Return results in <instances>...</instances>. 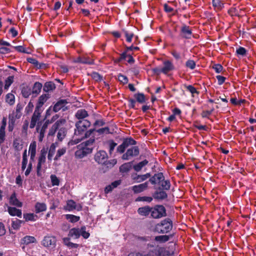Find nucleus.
<instances>
[{
  "label": "nucleus",
  "instance_id": "obj_33",
  "mask_svg": "<svg viewBox=\"0 0 256 256\" xmlns=\"http://www.w3.org/2000/svg\"><path fill=\"white\" fill-rule=\"evenodd\" d=\"M36 212L38 213L45 211L46 209V204L44 203L37 202L35 206Z\"/></svg>",
  "mask_w": 256,
  "mask_h": 256
},
{
  "label": "nucleus",
  "instance_id": "obj_1",
  "mask_svg": "<svg viewBox=\"0 0 256 256\" xmlns=\"http://www.w3.org/2000/svg\"><path fill=\"white\" fill-rule=\"evenodd\" d=\"M173 252L167 250L166 248L157 246L153 249L150 250L147 254H138L139 256H171Z\"/></svg>",
  "mask_w": 256,
  "mask_h": 256
},
{
  "label": "nucleus",
  "instance_id": "obj_12",
  "mask_svg": "<svg viewBox=\"0 0 256 256\" xmlns=\"http://www.w3.org/2000/svg\"><path fill=\"white\" fill-rule=\"evenodd\" d=\"M80 236V228H71L68 232V236L74 238L78 239Z\"/></svg>",
  "mask_w": 256,
  "mask_h": 256
},
{
  "label": "nucleus",
  "instance_id": "obj_34",
  "mask_svg": "<svg viewBox=\"0 0 256 256\" xmlns=\"http://www.w3.org/2000/svg\"><path fill=\"white\" fill-rule=\"evenodd\" d=\"M63 242L65 245L70 248H77L79 246V244H74L70 242V238H63Z\"/></svg>",
  "mask_w": 256,
  "mask_h": 256
},
{
  "label": "nucleus",
  "instance_id": "obj_61",
  "mask_svg": "<svg viewBox=\"0 0 256 256\" xmlns=\"http://www.w3.org/2000/svg\"><path fill=\"white\" fill-rule=\"evenodd\" d=\"M33 108L34 104L31 101H30L25 108V112L27 114H30L32 111Z\"/></svg>",
  "mask_w": 256,
  "mask_h": 256
},
{
  "label": "nucleus",
  "instance_id": "obj_41",
  "mask_svg": "<svg viewBox=\"0 0 256 256\" xmlns=\"http://www.w3.org/2000/svg\"><path fill=\"white\" fill-rule=\"evenodd\" d=\"M28 162V158H27V151L26 150H25L22 154V170H24L26 168V164Z\"/></svg>",
  "mask_w": 256,
  "mask_h": 256
},
{
  "label": "nucleus",
  "instance_id": "obj_20",
  "mask_svg": "<svg viewBox=\"0 0 256 256\" xmlns=\"http://www.w3.org/2000/svg\"><path fill=\"white\" fill-rule=\"evenodd\" d=\"M153 196L154 199L162 200L168 197L167 194L163 190L156 191L154 194Z\"/></svg>",
  "mask_w": 256,
  "mask_h": 256
},
{
  "label": "nucleus",
  "instance_id": "obj_54",
  "mask_svg": "<svg viewBox=\"0 0 256 256\" xmlns=\"http://www.w3.org/2000/svg\"><path fill=\"white\" fill-rule=\"evenodd\" d=\"M80 61V63L84 64H93V60L87 57H82Z\"/></svg>",
  "mask_w": 256,
  "mask_h": 256
},
{
  "label": "nucleus",
  "instance_id": "obj_40",
  "mask_svg": "<svg viewBox=\"0 0 256 256\" xmlns=\"http://www.w3.org/2000/svg\"><path fill=\"white\" fill-rule=\"evenodd\" d=\"M13 146L17 151H20L22 148V144L21 141L18 139H15L14 140Z\"/></svg>",
  "mask_w": 256,
  "mask_h": 256
},
{
  "label": "nucleus",
  "instance_id": "obj_25",
  "mask_svg": "<svg viewBox=\"0 0 256 256\" xmlns=\"http://www.w3.org/2000/svg\"><path fill=\"white\" fill-rule=\"evenodd\" d=\"M56 88L55 84L52 82H46L43 87V90L45 92H49L53 90Z\"/></svg>",
  "mask_w": 256,
  "mask_h": 256
},
{
  "label": "nucleus",
  "instance_id": "obj_7",
  "mask_svg": "<svg viewBox=\"0 0 256 256\" xmlns=\"http://www.w3.org/2000/svg\"><path fill=\"white\" fill-rule=\"evenodd\" d=\"M192 32L189 26L183 24L180 30V36L185 39H190L192 37Z\"/></svg>",
  "mask_w": 256,
  "mask_h": 256
},
{
  "label": "nucleus",
  "instance_id": "obj_58",
  "mask_svg": "<svg viewBox=\"0 0 256 256\" xmlns=\"http://www.w3.org/2000/svg\"><path fill=\"white\" fill-rule=\"evenodd\" d=\"M67 208L69 210L76 208V202L73 200H70L67 202Z\"/></svg>",
  "mask_w": 256,
  "mask_h": 256
},
{
  "label": "nucleus",
  "instance_id": "obj_10",
  "mask_svg": "<svg viewBox=\"0 0 256 256\" xmlns=\"http://www.w3.org/2000/svg\"><path fill=\"white\" fill-rule=\"evenodd\" d=\"M164 67L162 68V73L167 74L169 72L174 70V64L169 60H166L164 62Z\"/></svg>",
  "mask_w": 256,
  "mask_h": 256
},
{
  "label": "nucleus",
  "instance_id": "obj_45",
  "mask_svg": "<svg viewBox=\"0 0 256 256\" xmlns=\"http://www.w3.org/2000/svg\"><path fill=\"white\" fill-rule=\"evenodd\" d=\"M14 78V76H10L6 80L4 85L5 89H8L10 87V86L13 82Z\"/></svg>",
  "mask_w": 256,
  "mask_h": 256
},
{
  "label": "nucleus",
  "instance_id": "obj_36",
  "mask_svg": "<svg viewBox=\"0 0 256 256\" xmlns=\"http://www.w3.org/2000/svg\"><path fill=\"white\" fill-rule=\"evenodd\" d=\"M213 6L217 10H220L224 8V4L220 0H212Z\"/></svg>",
  "mask_w": 256,
  "mask_h": 256
},
{
  "label": "nucleus",
  "instance_id": "obj_30",
  "mask_svg": "<svg viewBox=\"0 0 256 256\" xmlns=\"http://www.w3.org/2000/svg\"><path fill=\"white\" fill-rule=\"evenodd\" d=\"M22 94L24 98H28L32 94V90L30 87L28 86H24L22 89Z\"/></svg>",
  "mask_w": 256,
  "mask_h": 256
},
{
  "label": "nucleus",
  "instance_id": "obj_56",
  "mask_svg": "<svg viewBox=\"0 0 256 256\" xmlns=\"http://www.w3.org/2000/svg\"><path fill=\"white\" fill-rule=\"evenodd\" d=\"M186 66L187 68L193 70L196 67V63L193 60H189L186 62Z\"/></svg>",
  "mask_w": 256,
  "mask_h": 256
},
{
  "label": "nucleus",
  "instance_id": "obj_60",
  "mask_svg": "<svg viewBox=\"0 0 256 256\" xmlns=\"http://www.w3.org/2000/svg\"><path fill=\"white\" fill-rule=\"evenodd\" d=\"M13 48L16 50L18 51V52L26 53V54H30V52H26L25 48L23 46H13Z\"/></svg>",
  "mask_w": 256,
  "mask_h": 256
},
{
  "label": "nucleus",
  "instance_id": "obj_44",
  "mask_svg": "<svg viewBox=\"0 0 256 256\" xmlns=\"http://www.w3.org/2000/svg\"><path fill=\"white\" fill-rule=\"evenodd\" d=\"M66 148H62L59 149L56 153V156L54 158V160H58L60 156H63L66 152Z\"/></svg>",
  "mask_w": 256,
  "mask_h": 256
},
{
  "label": "nucleus",
  "instance_id": "obj_48",
  "mask_svg": "<svg viewBox=\"0 0 256 256\" xmlns=\"http://www.w3.org/2000/svg\"><path fill=\"white\" fill-rule=\"evenodd\" d=\"M124 32L126 41L128 42H131L132 38L134 36V34L126 30H124Z\"/></svg>",
  "mask_w": 256,
  "mask_h": 256
},
{
  "label": "nucleus",
  "instance_id": "obj_13",
  "mask_svg": "<svg viewBox=\"0 0 256 256\" xmlns=\"http://www.w3.org/2000/svg\"><path fill=\"white\" fill-rule=\"evenodd\" d=\"M88 116V112L84 109H80L77 110L75 114V117L78 120H84V118Z\"/></svg>",
  "mask_w": 256,
  "mask_h": 256
},
{
  "label": "nucleus",
  "instance_id": "obj_24",
  "mask_svg": "<svg viewBox=\"0 0 256 256\" xmlns=\"http://www.w3.org/2000/svg\"><path fill=\"white\" fill-rule=\"evenodd\" d=\"M172 235H160L156 236L154 238V240L160 243H163L168 242Z\"/></svg>",
  "mask_w": 256,
  "mask_h": 256
},
{
  "label": "nucleus",
  "instance_id": "obj_64",
  "mask_svg": "<svg viewBox=\"0 0 256 256\" xmlns=\"http://www.w3.org/2000/svg\"><path fill=\"white\" fill-rule=\"evenodd\" d=\"M212 68L215 70L216 72L217 73L220 72L223 69V67L220 64H214L212 66Z\"/></svg>",
  "mask_w": 256,
  "mask_h": 256
},
{
  "label": "nucleus",
  "instance_id": "obj_3",
  "mask_svg": "<svg viewBox=\"0 0 256 256\" xmlns=\"http://www.w3.org/2000/svg\"><path fill=\"white\" fill-rule=\"evenodd\" d=\"M90 122L87 120H83L78 121L76 123L74 134L76 136H80L90 126Z\"/></svg>",
  "mask_w": 256,
  "mask_h": 256
},
{
  "label": "nucleus",
  "instance_id": "obj_9",
  "mask_svg": "<svg viewBox=\"0 0 256 256\" xmlns=\"http://www.w3.org/2000/svg\"><path fill=\"white\" fill-rule=\"evenodd\" d=\"M148 182H146L144 183L133 186L132 187V190L134 191V193H140L146 190L148 188Z\"/></svg>",
  "mask_w": 256,
  "mask_h": 256
},
{
  "label": "nucleus",
  "instance_id": "obj_55",
  "mask_svg": "<svg viewBox=\"0 0 256 256\" xmlns=\"http://www.w3.org/2000/svg\"><path fill=\"white\" fill-rule=\"evenodd\" d=\"M186 89L190 92H191V94H192V96H194V94H198L199 92H198L196 90V89L195 88H194L192 86V85H189V86H186Z\"/></svg>",
  "mask_w": 256,
  "mask_h": 256
},
{
  "label": "nucleus",
  "instance_id": "obj_18",
  "mask_svg": "<svg viewBox=\"0 0 256 256\" xmlns=\"http://www.w3.org/2000/svg\"><path fill=\"white\" fill-rule=\"evenodd\" d=\"M151 208L149 206H145L138 208V212L142 216H146L150 213Z\"/></svg>",
  "mask_w": 256,
  "mask_h": 256
},
{
  "label": "nucleus",
  "instance_id": "obj_57",
  "mask_svg": "<svg viewBox=\"0 0 256 256\" xmlns=\"http://www.w3.org/2000/svg\"><path fill=\"white\" fill-rule=\"evenodd\" d=\"M92 78L96 82L100 81L102 80V76L96 72H93L91 74Z\"/></svg>",
  "mask_w": 256,
  "mask_h": 256
},
{
  "label": "nucleus",
  "instance_id": "obj_43",
  "mask_svg": "<svg viewBox=\"0 0 256 256\" xmlns=\"http://www.w3.org/2000/svg\"><path fill=\"white\" fill-rule=\"evenodd\" d=\"M66 134V130L64 128H60L57 134L58 138L62 141L65 137Z\"/></svg>",
  "mask_w": 256,
  "mask_h": 256
},
{
  "label": "nucleus",
  "instance_id": "obj_51",
  "mask_svg": "<svg viewBox=\"0 0 256 256\" xmlns=\"http://www.w3.org/2000/svg\"><path fill=\"white\" fill-rule=\"evenodd\" d=\"M50 180L52 186H58L60 180L56 175L52 174L50 176Z\"/></svg>",
  "mask_w": 256,
  "mask_h": 256
},
{
  "label": "nucleus",
  "instance_id": "obj_46",
  "mask_svg": "<svg viewBox=\"0 0 256 256\" xmlns=\"http://www.w3.org/2000/svg\"><path fill=\"white\" fill-rule=\"evenodd\" d=\"M80 236H82L84 238H88L90 236V233L86 232V227L82 226L80 228Z\"/></svg>",
  "mask_w": 256,
  "mask_h": 256
},
{
  "label": "nucleus",
  "instance_id": "obj_35",
  "mask_svg": "<svg viewBox=\"0 0 256 256\" xmlns=\"http://www.w3.org/2000/svg\"><path fill=\"white\" fill-rule=\"evenodd\" d=\"M57 144L56 142V143H52L51 146H50L48 153V158L49 160H51L53 156L54 155L56 151V144Z\"/></svg>",
  "mask_w": 256,
  "mask_h": 256
},
{
  "label": "nucleus",
  "instance_id": "obj_62",
  "mask_svg": "<svg viewBox=\"0 0 256 256\" xmlns=\"http://www.w3.org/2000/svg\"><path fill=\"white\" fill-rule=\"evenodd\" d=\"M94 141H95V140L94 138H90L88 140L82 142L81 144H82V146L90 147L91 146H92L93 144Z\"/></svg>",
  "mask_w": 256,
  "mask_h": 256
},
{
  "label": "nucleus",
  "instance_id": "obj_4",
  "mask_svg": "<svg viewBox=\"0 0 256 256\" xmlns=\"http://www.w3.org/2000/svg\"><path fill=\"white\" fill-rule=\"evenodd\" d=\"M150 214L154 218H160L166 216V210L162 205H156L151 208Z\"/></svg>",
  "mask_w": 256,
  "mask_h": 256
},
{
  "label": "nucleus",
  "instance_id": "obj_8",
  "mask_svg": "<svg viewBox=\"0 0 256 256\" xmlns=\"http://www.w3.org/2000/svg\"><path fill=\"white\" fill-rule=\"evenodd\" d=\"M56 239L54 237L46 236L42 241V244L46 247L54 246Z\"/></svg>",
  "mask_w": 256,
  "mask_h": 256
},
{
  "label": "nucleus",
  "instance_id": "obj_50",
  "mask_svg": "<svg viewBox=\"0 0 256 256\" xmlns=\"http://www.w3.org/2000/svg\"><path fill=\"white\" fill-rule=\"evenodd\" d=\"M118 80L119 82H120L121 83H122L124 84H127L128 82V78L126 76H124L122 74H119L118 76Z\"/></svg>",
  "mask_w": 256,
  "mask_h": 256
},
{
  "label": "nucleus",
  "instance_id": "obj_39",
  "mask_svg": "<svg viewBox=\"0 0 256 256\" xmlns=\"http://www.w3.org/2000/svg\"><path fill=\"white\" fill-rule=\"evenodd\" d=\"M95 130H96L94 128H93V129H90L89 130L86 132H85V134H84V136H82L81 138H80V139L78 138V139H77V140H74V144H78V142H79L84 138H88V137L90 136Z\"/></svg>",
  "mask_w": 256,
  "mask_h": 256
},
{
  "label": "nucleus",
  "instance_id": "obj_53",
  "mask_svg": "<svg viewBox=\"0 0 256 256\" xmlns=\"http://www.w3.org/2000/svg\"><path fill=\"white\" fill-rule=\"evenodd\" d=\"M152 198L150 196H138L136 199V201H144L150 202L152 201Z\"/></svg>",
  "mask_w": 256,
  "mask_h": 256
},
{
  "label": "nucleus",
  "instance_id": "obj_22",
  "mask_svg": "<svg viewBox=\"0 0 256 256\" xmlns=\"http://www.w3.org/2000/svg\"><path fill=\"white\" fill-rule=\"evenodd\" d=\"M122 144L126 148L130 146L136 145V142L132 138H127L124 139Z\"/></svg>",
  "mask_w": 256,
  "mask_h": 256
},
{
  "label": "nucleus",
  "instance_id": "obj_5",
  "mask_svg": "<svg viewBox=\"0 0 256 256\" xmlns=\"http://www.w3.org/2000/svg\"><path fill=\"white\" fill-rule=\"evenodd\" d=\"M140 150L138 146H134L127 150L126 153L122 156V159L124 160H129L131 158L138 156L139 154Z\"/></svg>",
  "mask_w": 256,
  "mask_h": 256
},
{
  "label": "nucleus",
  "instance_id": "obj_59",
  "mask_svg": "<svg viewBox=\"0 0 256 256\" xmlns=\"http://www.w3.org/2000/svg\"><path fill=\"white\" fill-rule=\"evenodd\" d=\"M236 52L238 54L244 56L246 54V50L245 48L240 46L236 49Z\"/></svg>",
  "mask_w": 256,
  "mask_h": 256
},
{
  "label": "nucleus",
  "instance_id": "obj_2",
  "mask_svg": "<svg viewBox=\"0 0 256 256\" xmlns=\"http://www.w3.org/2000/svg\"><path fill=\"white\" fill-rule=\"evenodd\" d=\"M172 228V222L166 218L162 220L160 223L156 225L155 230L160 234H166L170 232Z\"/></svg>",
  "mask_w": 256,
  "mask_h": 256
},
{
  "label": "nucleus",
  "instance_id": "obj_63",
  "mask_svg": "<svg viewBox=\"0 0 256 256\" xmlns=\"http://www.w3.org/2000/svg\"><path fill=\"white\" fill-rule=\"evenodd\" d=\"M117 145V144L114 142V140H111L109 142V152L110 154H111L114 151L116 146Z\"/></svg>",
  "mask_w": 256,
  "mask_h": 256
},
{
  "label": "nucleus",
  "instance_id": "obj_38",
  "mask_svg": "<svg viewBox=\"0 0 256 256\" xmlns=\"http://www.w3.org/2000/svg\"><path fill=\"white\" fill-rule=\"evenodd\" d=\"M24 218L26 221H35L38 218V216L34 214H24Z\"/></svg>",
  "mask_w": 256,
  "mask_h": 256
},
{
  "label": "nucleus",
  "instance_id": "obj_49",
  "mask_svg": "<svg viewBox=\"0 0 256 256\" xmlns=\"http://www.w3.org/2000/svg\"><path fill=\"white\" fill-rule=\"evenodd\" d=\"M39 118L38 116H35V115H34L32 114V120H31V122H30V128H34V126H36V123L37 122V121L39 120Z\"/></svg>",
  "mask_w": 256,
  "mask_h": 256
},
{
  "label": "nucleus",
  "instance_id": "obj_16",
  "mask_svg": "<svg viewBox=\"0 0 256 256\" xmlns=\"http://www.w3.org/2000/svg\"><path fill=\"white\" fill-rule=\"evenodd\" d=\"M42 84L39 82H36L32 87V90L33 97H36L38 94H40L42 88Z\"/></svg>",
  "mask_w": 256,
  "mask_h": 256
},
{
  "label": "nucleus",
  "instance_id": "obj_42",
  "mask_svg": "<svg viewBox=\"0 0 256 256\" xmlns=\"http://www.w3.org/2000/svg\"><path fill=\"white\" fill-rule=\"evenodd\" d=\"M6 102L10 105H13L14 103V96L11 93H8L6 95Z\"/></svg>",
  "mask_w": 256,
  "mask_h": 256
},
{
  "label": "nucleus",
  "instance_id": "obj_6",
  "mask_svg": "<svg viewBox=\"0 0 256 256\" xmlns=\"http://www.w3.org/2000/svg\"><path fill=\"white\" fill-rule=\"evenodd\" d=\"M94 158L96 162L102 164L108 159V156L106 151L100 150L95 154Z\"/></svg>",
  "mask_w": 256,
  "mask_h": 256
},
{
  "label": "nucleus",
  "instance_id": "obj_52",
  "mask_svg": "<svg viewBox=\"0 0 256 256\" xmlns=\"http://www.w3.org/2000/svg\"><path fill=\"white\" fill-rule=\"evenodd\" d=\"M21 223L22 221L20 220L16 219V220L12 221V226L14 230H18L20 226Z\"/></svg>",
  "mask_w": 256,
  "mask_h": 256
},
{
  "label": "nucleus",
  "instance_id": "obj_17",
  "mask_svg": "<svg viewBox=\"0 0 256 256\" xmlns=\"http://www.w3.org/2000/svg\"><path fill=\"white\" fill-rule=\"evenodd\" d=\"M10 204L20 208L22 206V202H20L16 198V194L14 192L10 198Z\"/></svg>",
  "mask_w": 256,
  "mask_h": 256
},
{
  "label": "nucleus",
  "instance_id": "obj_29",
  "mask_svg": "<svg viewBox=\"0 0 256 256\" xmlns=\"http://www.w3.org/2000/svg\"><path fill=\"white\" fill-rule=\"evenodd\" d=\"M82 148H83L82 144H80L78 146V150L75 152V156L77 158H82L86 156Z\"/></svg>",
  "mask_w": 256,
  "mask_h": 256
},
{
  "label": "nucleus",
  "instance_id": "obj_32",
  "mask_svg": "<svg viewBox=\"0 0 256 256\" xmlns=\"http://www.w3.org/2000/svg\"><path fill=\"white\" fill-rule=\"evenodd\" d=\"M63 121H64V120H59L54 123L50 130L49 134L53 135L59 128L60 124H62Z\"/></svg>",
  "mask_w": 256,
  "mask_h": 256
},
{
  "label": "nucleus",
  "instance_id": "obj_26",
  "mask_svg": "<svg viewBox=\"0 0 256 256\" xmlns=\"http://www.w3.org/2000/svg\"><path fill=\"white\" fill-rule=\"evenodd\" d=\"M36 238L32 236H26L23 238L20 241L22 244L28 245L30 243H33L36 242Z\"/></svg>",
  "mask_w": 256,
  "mask_h": 256
},
{
  "label": "nucleus",
  "instance_id": "obj_23",
  "mask_svg": "<svg viewBox=\"0 0 256 256\" xmlns=\"http://www.w3.org/2000/svg\"><path fill=\"white\" fill-rule=\"evenodd\" d=\"M50 95L48 94H44L40 96L38 98V102L36 106L42 108L43 104L49 98Z\"/></svg>",
  "mask_w": 256,
  "mask_h": 256
},
{
  "label": "nucleus",
  "instance_id": "obj_31",
  "mask_svg": "<svg viewBox=\"0 0 256 256\" xmlns=\"http://www.w3.org/2000/svg\"><path fill=\"white\" fill-rule=\"evenodd\" d=\"M162 187V189L163 190H169L170 188V181L168 180H164H164L160 181V182H158Z\"/></svg>",
  "mask_w": 256,
  "mask_h": 256
},
{
  "label": "nucleus",
  "instance_id": "obj_15",
  "mask_svg": "<svg viewBox=\"0 0 256 256\" xmlns=\"http://www.w3.org/2000/svg\"><path fill=\"white\" fill-rule=\"evenodd\" d=\"M68 103L66 100H58L54 106L52 110L56 112Z\"/></svg>",
  "mask_w": 256,
  "mask_h": 256
},
{
  "label": "nucleus",
  "instance_id": "obj_19",
  "mask_svg": "<svg viewBox=\"0 0 256 256\" xmlns=\"http://www.w3.org/2000/svg\"><path fill=\"white\" fill-rule=\"evenodd\" d=\"M8 211L9 214L12 216H16L19 218H22V213L20 210L17 209L14 207L8 206Z\"/></svg>",
  "mask_w": 256,
  "mask_h": 256
},
{
  "label": "nucleus",
  "instance_id": "obj_37",
  "mask_svg": "<svg viewBox=\"0 0 256 256\" xmlns=\"http://www.w3.org/2000/svg\"><path fill=\"white\" fill-rule=\"evenodd\" d=\"M66 218L72 223H75L80 220V217L73 214H66Z\"/></svg>",
  "mask_w": 256,
  "mask_h": 256
},
{
  "label": "nucleus",
  "instance_id": "obj_27",
  "mask_svg": "<svg viewBox=\"0 0 256 256\" xmlns=\"http://www.w3.org/2000/svg\"><path fill=\"white\" fill-rule=\"evenodd\" d=\"M36 142H34L30 146L29 152H30V160H34L36 154Z\"/></svg>",
  "mask_w": 256,
  "mask_h": 256
},
{
  "label": "nucleus",
  "instance_id": "obj_21",
  "mask_svg": "<svg viewBox=\"0 0 256 256\" xmlns=\"http://www.w3.org/2000/svg\"><path fill=\"white\" fill-rule=\"evenodd\" d=\"M132 162H130L122 164L120 167V172L122 173L128 172L132 168Z\"/></svg>",
  "mask_w": 256,
  "mask_h": 256
},
{
  "label": "nucleus",
  "instance_id": "obj_11",
  "mask_svg": "<svg viewBox=\"0 0 256 256\" xmlns=\"http://www.w3.org/2000/svg\"><path fill=\"white\" fill-rule=\"evenodd\" d=\"M117 160L116 159H112L110 160H106L104 162V164H102V166L104 167L102 168V170H104V172H106L108 170L112 168L116 164Z\"/></svg>",
  "mask_w": 256,
  "mask_h": 256
},
{
  "label": "nucleus",
  "instance_id": "obj_14",
  "mask_svg": "<svg viewBox=\"0 0 256 256\" xmlns=\"http://www.w3.org/2000/svg\"><path fill=\"white\" fill-rule=\"evenodd\" d=\"M164 180V174L162 172H158V174H155L152 177H151L149 182L152 184H156V180L158 181V182H160L161 180Z\"/></svg>",
  "mask_w": 256,
  "mask_h": 256
},
{
  "label": "nucleus",
  "instance_id": "obj_47",
  "mask_svg": "<svg viewBox=\"0 0 256 256\" xmlns=\"http://www.w3.org/2000/svg\"><path fill=\"white\" fill-rule=\"evenodd\" d=\"M132 179L135 180L138 182H141L146 180L144 175H138L136 174L135 175L132 176Z\"/></svg>",
  "mask_w": 256,
  "mask_h": 256
},
{
  "label": "nucleus",
  "instance_id": "obj_28",
  "mask_svg": "<svg viewBox=\"0 0 256 256\" xmlns=\"http://www.w3.org/2000/svg\"><path fill=\"white\" fill-rule=\"evenodd\" d=\"M134 97L136 99V101L140 104L146 102V99L145 96L142 93L138 92L134 94Z\"/></svg>",
  "mask_w": 256,
  "mask_h": 256
}]
</instances>
